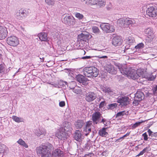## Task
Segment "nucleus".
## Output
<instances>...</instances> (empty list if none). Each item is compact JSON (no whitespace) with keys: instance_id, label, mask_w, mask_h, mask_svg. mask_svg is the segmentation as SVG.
<instances>
[{"instance_id":"nucleus-1","label":"nucleus","mask_w":157,"mask_h":157,"mask_svg":"<svg viewBox=\"0 0 157 157\" xmlns=\"http://www.w3.org/2000/svg\"><path fill=\"white\" fill-rule=\"evenodd\" d=\"M53 149L52 144L47 143L37 147L36 151L37 154L41 157H51V151Z\"/></svg>"},{"instance_id":"nucleus-2","label":"nucleus","mask_w":157,"mask_h":157,"mask_svg":"<svg viewBox=\"0 0 157 157\" xmlns=\"http://www.w3.org/2000/svg\"><path fill=\"white\" fill-rule=\"evenodd\" d=\"M118 67L119 70L123 74L133 79H137V75L135 69L131 67L127 68L126 65H120Z\"/></svg>"},{"instance_id":"nucleus-3","label":"nucleus","mask_w":157,"mask_h":157,"mask_svg":"<svg viewBox=\"0 0 157 157\" xmlns=\"http://www.w3.org/2000/svg\"><path fill=\"white\" fill-rule=\"evenodd\" d=\"M84 75L88 77H96L98 75L99 71L94 67H85L83 70Z\"/></svg>"},{"instance_id":"nucleus-4","label":"nucleus","mask_w":157,"mask_h":157,"mask_svg":"<svg viewBox=\"0 0 157 157\" xmlns=\"http://www.w3.org/2000/svg\"><path fill=\"white\" fill-rule=\"evenodd\" d=\"M146 15L153 18L157 17V8L154 6L148 7L146 10Z\"/></svg>"},{"instance_id":"nucleus-5","label":"nucleus","mask_w":157,"mask_h":157,"mask_svg":"<svg viewBox=\"0 0 157 157\" xmlns=\"http://www.w3.org/2000/svg\"><path fill=\"white\" fill-rule=\"evenodd\" d=\"M130 99L126 96L119 97L117 99V102L119 103V105L125 106L130 104Z\"/></svg>"},{"instance_id":"nucleus-6","label":"nucleus","mask_w":157,"mask_h":157,"mask_svg":"<svg viewBox=\"0 0 157 157\" xmlns=\"http://www.w3.org/2000/svg\"><path fill=\"white\" fill-rule=\"evenodd\" d=\"M7 43L11 46L16 47L19 44L18 39L15 36H11L7 39Z\"/></svg>"},{"instance_id":"nucleus-7","label":"nucleus","mask_w":157,"mask_h":157,"mask_svg":"<svg viewBox=\"0 0 157 157\" xmlns=\"http://www.w3.org/2000/svg\"><path fill=\"white\" fill-rule=\"evenodd\" d=\"M100 26L102 30L106 33H112L115 30L113 27L108 23L103 24Z\"/></svg>"},{"instance_id":"nucleus-8","label":"nucleus","mask_w":157,"mask_h":157,"mask_svg":"<svg viewBox=\"0 0 157 157\" xmlns=\"http://www.w3.org/2000/svg\"><path fill=\"white\" fill-rule=\"evenodd\" d=\"M105 0H87L86 4L89 5H98L99 6H102L105 5Z\"/></svg>"},{"instance_id":"nucleus-9","label":"nucleus","mask_w":157,"mask_h":157,"mask_svg":"<svg viewBox=\"0 0 157 157\" xmlns=\"http://www.w3.org/2000/svg\"><path fill=\"white\" fill-rule=\"evenodd\" d=\"M8 31L7 28L2 26H0V40L5 39L7 36Z\"/></svg>"},{"instance_id":"nucleus-10","label":"nucleus","mask_w":157,"mask_h":157,"mask_svg":"<svg viewBox=\"0 0 157 157\" xmlns=\"http://www.w3.org/2000/svg\"><path fill=\"white\" fill-rule=\"evenodd\" d=\"M97 98L96 94L93 92H89L87 93L85 99L88 102H90L94 100Z\"/></svg>"},{"instance_id":"nucleus-11","label":"nucleus","mask_w":157,"mask_h":157,"mask_svg":"<svg viewBox=\"0 0 157 157\" xmlns=\"http://www.w3.org/2000/svg\"><path fill=\"white\" fill-rule=\"evenodd\" d=\"M56 136L60 140H65L67 139L66 133L63 128L61 131H59L56 132Z\"/></svg>"},{"instance_id":"nucleus-12","label":"nucleus","mask_w":157,"mask_h":157,"mask_svg":"<svg viewBox=\"0 0 157 157\" xmlns=\"http://www.w3.org/2000/svg\"><path fill=\"white\" fill-rule=\"evenodd\" d=\"M123 42V40L121 38L118 36L114 37L112 40L113 44L115 46L121 45Z\"/></svg>"},{"instance_id":"nucleus-13","label":"nucleus","mask_w":157,"mask_h":157,"mask_svg":"<svg viewBox=\"0 0 157 157\" xmlns=\"http://www.w3.org/2000/svg\"><path fill=\"white\" fill-rule=\"evenodd\" d=\"M92 36L89 33L87 34H84L83 33H81L78 35V41L82 40L86 41V40L91 38Z\"/></svg>"},{"instance_id":"nucleus-14","label":"nucleus","mask_w":157,"mask_h":157,"mask_svg":"<svg viewBox=\"0 0 157 157\" xmlns=\"http://www.w3.org/2000/svg\"><path fill=\"white\" fill-rule=\"evenodd\" d=\"M63 151L58 148L53 150L52 153V155L54 157H63Z\"/></svg>"},{"instance_id":"nucleus-15","label":"nucleus","mask_w":157,"mask_h":157,"mask_svg":"<svg viewBox=\"0 0 157 157\" xmlns=\"http://www.w3.org/2000/svg\"><path fill=\"white\" fill-rule=\"evenodd\" d=\"M136 74L137 75V78L138 77H141L142 78H148V75L147 73V72L144 70L139 69L136 71Z\"/></svg>"},{"instance_id":"nucleus-16","label":"nucleus","mask_w":157,"mask_h":157,"mask_svg":"<svg viewBox=\"0 0 157 157\" xmlns=\"http://www.w3.org/2000/svg\"><path fill=\"white\" fill-rule=\"evenodd\" d=\"M25 10L24 9H21L18 11H17L16 14V17L17 19L22 20L24 17Z\"/></svg>"},{"instance_id":"nucleus-17","label":"nucleus","mask_w":157,"mask_h":157,"mask_svg":"<svg viewBox=\"0 0 157 157\" xmlns=\"http://www.w3.org/2000/svg\"><path fill=\"white\" fill-rule=\"evenodd\" d=\"M101 115V113L99 112H96L94 113L92 115V120L93 122L97 124V121L100 118Z\"/></svg>"},{"instance_id":"nucleus-18","label":"nucleus","mask_w":157,"mask_h":157,"mask_svg":"<svg viewBox=\"0 0 157 157\" xmlns=\"http://www.w3.org/2000/svg\"><path fill=\"white\" fill-rule=\"evenodd\" d=\"M82 135L79 130H76L74 134V137L76 141L80 142L82 140Z\"/></svg>"},{"instance_id":"nucleus-19","label":"nucleus","mask_w":157,"mask_h":157,"mask_svg":"<svg viewBox=\"0 0 157 157\" xmlns=\"http://www.w3.org/2000/svg\"><path fill=\"white\" fill-rule=\"evenodd\" d=\"M124 21V23L123 24H121L120 25V26H122L124 27H125V24H126L128 25H132L136 23L134 19H133L126 18V19Z\"/></svg>"},{"instance_id":"nucleus-20","label":"nucleus","mask_w":157,"mask_h":157,"mask_svg":"<svg viewBox=\"0 0 157 157\" xmlns=\"http://www.w3.org/2000/svg\"><path fill=\"white\" fill-rule=\"evenodd\" d=\"M76 80L80 83H83L86 81V79L83 75H78L76 77Z\"/></svg>"},{"instance_id":"nucleus-21","label":"nucleus","mask_w":157,"mask_h":157,"mask_svg":"<svg viewBox=\"0 0 157 157\" xmlns=\"http://www.w3.org/2000/svg\"><path fill=\"white\" fill-rule=\"evenodd\" d=\"M144 93L140 90H138L135 95V98L139 100H141L144 97Z\"/></svg>"},{"instance_id":"nucleus-22","label":"nucleus","mask_w":157,"mask_h":157,"mask_svg":"<svg viewBox=\"0 0 157 157\" xmlns=\"http://www.w3.org/2000/svg\"><path fill=\"white\" fill-rule=\"evenodd\" d=\"M8 151V147L6 145L0 143V154L6 153Z\"/></svg>"},{"instance_id":"nucleus-23","label":"nucleus","mask_w":157,"mask_h":157,"mask_svg":"<svg viewBox=\"0 0 157 157\" xmlns=\"http://www.w3.org/2000/svg\"><path fill=\"white\" fill-rule=\"evenodd\" d=\"M38 36L41 41H46L48 39L47 34L44 32L39 33Z\"/></svg>"},{"instance_id":"nucleus-24","label":"nucleus","mask_w":157,"mask_h":157,"mask_svg":"<svg viewBox=\"0 0 157 157\" xmlns=\"http://www.w3.org/2000/svg\"><path fill=\"white\" fill-rule=\"evenodd\" d=\"M107 128H103L99 130V135L101 136L106 137L108 135V133L106 132V129Z\"/></svg>"},{"instance_id":"nucleus-25","label":"nucleus","mask_w":157,"mask_h":157,"mask_svg":"<svg viewBox=\"0 0 157 157\" xmlns=\"http://www.w3.org/2000/svg\"><path fill=\"white\" fill-rule=\"evenodd\" d=\"M155 39L156 37L154 34H153L151 35L147 36L146 40L147 42H151L155 40Z\"/></svg>"},{"instance_id":"nucleus-26","label":"nucleus","mask_w":157,"mask_h":157,"mask_svg":"<svg viewBox=\"0 0 157 157\" xmlns=\"http://www.w3.org/2000/svg\"><path fill=\"white\" fill-rule=\"evenodd\" d=\"M151 150V148L149 146L146 147L144 148L142 151H141L140 153L137 155L136 157H139L140 155H143L145 152H147Z\"/></svg>"},{"instance_id":"nucleus-27","label":"nucleus","mask_w":157,"mask_h":157,"mask_svg":"<svg viewBox=\"0 0 157 157\" xmlns=\"http://www.w3.org/2000/svg\"><path fill=\"white\" fill-rule=\"evenodd\" d=\"M105 69L109 73L112 74L114 71V67L113 66L111 65H107L105 67Z\"/></svg>"},{"instance_id":"nucleus-28","label":"nucleus","mask_w":157,"mask_h":157,"mask_svg":"<svg viewBox=\"0 0 157 157\" xmlns=\"http://www.w3.org/2000/svg\"><path fill=\"white\" fill-rule=\"evenodd\" d=\"M128 111H126L125 110L123 111H121L117 113V114L116 115V117H117L122 116L124 115H128Z\"/></svg>"},{"instance_id":"nucleus-29","label":"nucleus","mask_w":157,"mask_h":157,"mask_svg":"<svg viewBox=\"0 0 157 157\" xmlns=\"http://www.w3.org/2000/svg\"><path fill=\"white\" fill-rule=\"evenodd\" d=\"M145 33L147 35V36H148L154 34L155 33L154 32L152 29L151 28H148L145 30Z\"/></svg>"},{"instance_id":"nucleus-30","label":"nucleus","mask_w":157,"mask_h":157,"mask_svg":"<svg viewBox=\"0 0 157 157\" xmlns=\"http://www.w3.org/2000/svg\"><path fill=\"white\" fill-rule=\"evenodd\" d=\"M17 142L20 145L22 146L25 148H28V145L21 139H20L17 141Z\"/></svg>"},{"instance_id":"nucleus-31","label":"nucleus","mask_w":157,"mask_h":157,"mask_svg":"<svg viewBox=\"0 0 157 157\" xmlns=\"http://www.w3.org/2000/svg\"><path fill=\"white\" fill-rule=\"evenodd\" d=\"M12 119L16 122L19 123L23 121V118L21 117H19L15 116H13L12 117Z\"/></svg>"},{"instance_id":"nucleus-32","label":"nucleus","mask_w":157,"mask_h":157,"mask_svg":"<svg viewBox=\"0 0 157 157\" xmlns=\"http://www.w3.org/2000/svg\"><path fill=\"white\" fill-rule=\"evenodd\" d=\"M83 123L82 121L78 120L76 122L75 126L77 128H81L82 127Z\"/></svg>"},{"instance_id":"nucleus-33","label":"nucleus","mask_w":157,"mask_h":157,"mask_svg":"<svg viewBox=\"0 0 157 157\" xmlns=\"http://www.w3.org/2000/svg\"><path fill=\"white\" fill-rule=\"evenodd\" d=\"M71 21V17L70 16H66L63 19L64 22L67 24L69 25Z\"/></svg>"},{"instance_id":"nucleus-34","label":"nucleus","mask_w":157,"mask_h":157,"mask_svg":"<svg viewBox=\"0 0 157 157\" xmlns=\"http://www.w3.org/2000/svg\"><path fill=\"white\" fill-rule=\"evenodd\" d=\"M45 2L49 6H54L55 4V0H45Z\"/></svg>"},{"instance_id":"nucleus-35","label":"nucleus","mask_w":157,"mask_h":157,"mask_svg":"<svg viewBox=\"0 0 157 157\" xmlns=\"http://www.w3.org/2000/svg\"><path fill=\"white\" fill-rule=\"evenodd\" d=\"M92 30L93 32L95 34H99L100 32V30L99 28L95 26L92 27Z\"/></svg>"},{"instance_id":"nucleus-36","label":"nucleus","mask_w":157,"mask_h":157,"mask_svg":"<svg viewBox=\"0 0 157 157\" xmlns=\"http://www.w3.org/2000/svg\"><path fill=\"white\" fill-rule=\"evenodd\" d=\"M6 66L4 64H0V74L4 73L6 70Z\"/></svg>"},{"instance_id":"nucleus-37","label":"nucleus","mask_w":157,"mask_h":157,"mask_svg":"<svg viewBox=\"0 0 157 157\" xmlns=\"http://www.w3.org/2000/svg\"><path fill=\"white\" fill-rule=\"evenodd\" d=\"M91 128L88 127L86 126L84 130V131L86 132V133L85 134V135L86 136H87L91 132Z\"/></svg>"},{"instance_id":"nucleus-38","label":"nucleus","mask_w":157,"mask_h":157,"mask_svg":"<svg viewBox=\"0 0 157 157\" xmlns=\"http://www.w3.org/2000/svg\"><path fill=\"white\" fill-rule=\"evenodd\" d=\"M91 128L88 127L86 126L84 130V131L86 132V133L85 134V135L86 136H87L91 132Z\"/></svg>"},{"instance_id":"nucleus-39","label":"nucleus","mask_w":157,"mask_h":157,"mask_svg":"<svg viewBox=\"0 0 157 157\" xmlns=\"http://www.w3.org/2000/svg\"><path fill=\"white\" fill-rule=\"evenodd\" d=\"M144 121H141L140 122H136L135 124H133L132 126V129H134L139 126L141 123L144 122Z\"/></svg>"},{"instance_id":"nucleus-40","label":"nucleus","mask_w":157,"mask_h":157,"mask_svg":"<svg viewBox=\"0 0 157 157\" xmlns=\"http://www.w3.org/2000/svg\"><path fill=\"white\" fill-rule=\"evenodd\" d=\"M75 17L79 20L82 19L84 17L83 15L79 13H75Z\"/></svg>"},{"instance_id":"nucleus-41","label":"nucleus","mask_w":157,"mask_h":157,"mask_svg":"<svg viewBox=\"0 0 157 157\" xmlns=\"http://www.w3.org/2000/svg\"><path fill=\"white\" fill-rule=\"evenodd\" d=\"M117 104L116 103L110 104L108 105V109H112L117 106Z\"/></svg>"},{"instance_id":"nucleus-42","label":"nucleus","mask_w":157,"mask_h":157,"mask_svg":"<svg viewBox=\"0 0 157 157\" xmlns=\"http://www.w3.org/2000/svg\"><path fill=\"white\" fill-rule=\"evenodd\" d=\"M126 39L129 43H133L135 41L134 38L131 36L128 37Z\"/></svg>"},{"instance_id":"nucleus-43","label":"nucleus","mask_w":157,"mask_h":157,"mask_svg":"<svg viewBox=\"0 0 157 157\" xmlns=\"http://www.w3.org/2000/svg\"><path fill=\"white\" fill-rule=\"evenodd\" d=\"M144 47V44L143 43H139L135 47V48L136 49H140L141 48H142Z\"/></svg>"},{"instance_id":"nucleus-44","label":"nucleus","mask_w":157,"mask_h":157,"mask_svg":"<svg viewBox=\"0 0 157 157\" xmlns=\"http://www.w3.org/2000/svg\"><path fill=\"white\" fill-rule=\"evenodd\" d=\"M106 105V103L105 101H101L99 104V108L100 109L101 108H103L104 106L105 105Z\"/></svg>"},{"instance_id":"nucleus-45","label":"nucleus","mask_w":157,"mask_h":157,"mask_svg":"<svg viewBox=\"0 0 157 157\" xmlns=\"http://www.w3.org/2000/svg\"><path fill=\"white\" fill-rule=\"evenodd\" d=\"M92 123V122L91 121H87L86 123V126L91 128L93 126Z\"/></svg>"},{"instance_id":"nucleus-46","label":"nucleus","mask_w":157,"mask_h":157,"mask_svg":"<svg viewBox=\"0 0 157 157\" xmlns=\"http://www.w3.org/2000/svg\"><path fill=\"white\" fill-rule=\"evenodd\" d=\"M140 101L141 100H139L137 99H136L135 98V99L133 102V104L134 105H137Z\"/></svg>"},{"instance_id":"nucleus-47","label":"nucleus","mask_w":157,"mask_h":157,"mask_svg":"<svg viewBox=\"0 0 157 157\" xmlns=\"http://www.w3.org/2000/svg\"><path fill=\"white\" fill-rule=\"evenodd\" d=\"M142 136L144 137V139L145 141H147L148 140V136L146 132L142 134Z\"/></svg>"},{"instance_id":"nucleus-48","label":"nucleus","mask_w":157,"mask_h":157,"mask_svg":"<svg viewBox=\"0 0 157 157\" xmlns=\"http://www.w3.org/2000/svg\"><path fill=\"white\" fill-rule=\"evenodd\" d=\"M105 93L110 94L113 92L112 90L110 88H107L105 89Z\"/></svg>"},{"instance_id":"nucleus-49","label":"nucleus","mask_w":157,"mask_h":157,"mask_svg":"<svg viewBox=\"0 0 157 157\" xmlns=\"http://www.w3.org/2000/svg\"><path fill=\"white\" fill-rule=\"evenodd\" d=\"M155 76H149L148 75V78H148V80H152L154 79L155 78Z\"/></svg>"},{"instance_id":"nucleus-50","label":"nucleus","mask_w":157,"mask_h":157,"mask_svg":"<svg viewBox=\"0 0 157 157\" xmlns=\"http://www.w3.org/2000/svg\"><path fill=\"white\" fill-rule=\"evenodd\" d=\"M153 92L154 94L155 95L157 93V85H156L153 88Z\"/></svg>"},{"instance_id":"nucleus-51","label":"nucleus","mask_w":157,"mask_h":157,"mask_svg":"<svg viewBox=\"0 0 157 157\" xmlns=\"http://www.w3.org/2000/svg\"><path fill=\"white\" fill-rule=\"evenodd\" d=\"M65 103L64 101H61L59 103V105L60 106L63 107L65 106Z\"/></svg>"},{"instance_id":"nucleus-52","label":"nucleus","mask_w":157,"mask_h":157,"mask_svg":"<svg viewBox=\"0 0 157 157\" xmlns=\"http://www.w3.org/2000/svg\"><path fill=\"white\" fill-rule=\"evenodd\" d=\"M98 58L99 59H104L107 58H108L107 56H98Z\"/></svg>"},{"instance_id":"nucleus-53","label":"nucleus","mask_w":157,"mask_h":157,"mask_svg":"<svg viewBox=\"0 0 157 157\" xmlns=\"http://www.w3.org/2000/svg\"><path fill=\"white\" fill-rule=\"evenodd\" d=\"M147 132L148 133V135L149 136L151 135L152 133V132L151 131V130L150 129H148L147 130Z\"/></svg>"},{"instance_id":"nucleus-54","label":"nucleus","mask_w":157,"mask_h":157,"mask_svg":"<svg viewBox=\"0 0 157 157\" xmlns=\"http://www.w3.org/2000/svg\"><path fill=\"white\" fill-rule=\"evenodd\" d=\"M131 132H128L127 133L124 135V137H126L127 136H128L130 134Z\"/></svg>"},{"instance_id":"nucleus-55","label":"nucleus","mask_w":157,"mask_h":157,"mask_svg":"<svg viewBox=\"0 0 157 157\" xmlns=\"http://www.w3.org/2000/svg\"><path fill=\"white\" fill-rule=\"evenodd\" d=\"M91 57L90 56H85L82 57V59H90Z\"/></svg>"},{"instance_id":"nucleus-56","label":"nucleus","mask_w":157,"mask_h":157,"mask_svg":"<svg viewBox=\"0 0 157 157\" xmlns=\"http://www.w3.org/2000/svg\"><path fill=\"white\" fill-rule=\"evenodd\" d=\"M123 21L122 19H119L118 21V22L120 24H121V22L123 23Z\"/></svg>"},{"instance_id":"nucleus-57","label":"nucleus","mask_w":157,"mask_h":157,"mask_svg":"<svg viewBox=\"0 0 157 157\" xmlns=\"http://www.w3.org/2000/svg\"><path fill=\"white\" fill-rule=\"evenodd\" d=\"M106 121V120H105V119L103 118L102 119L101 122H102V123H103V124H104V123H105V122Z\"/></svg>"},{"instance_id":"nucleus-58","label":"nucleus","mask_w":157,"mask_h":157,"mask_svg":"<svg viewBox=\"0 0 157 157\" xmlns=\"http://www.w3.org/2000/svg\"><path fill=\"white\" fill-rule=\"evenodd\" d=\"M77 91V90L76 89H74V92H75V93H76V94H78L79 92H78V91Z\"/></svg>"},{"instance_id":"nucleus-59","label":"nucleus","mask_w":157,"mask_h":157,"mask_svg":"<svg viewBox=\"0 0 157 157\" xmlns=\"http://www.w3.org/2000/svg\"><path fill=\"white\" fill-rule=\"evenodd\" d=\"M153 136H157V132L154 133L153 134Z\"/></svg>"},{"instance_id":"nucleus-60","label":"nucleus","mask_w":157,"mask_h":157,"mask_svg":"<svg viewBox=\"0 0 157 157\" xmlns=\"http://www.w3.org/2000/svg\"><path fill=\"white\" fill-rule=\"evenodd\" d=\"M87 0H81V1L82 2H85L86 4V1H87Z\"/></svg>"},{"instance_id":"nucleus-61","label":"nucleus","mask_w":157,"mask_h":157,"mask_svg":"<svg viewBox=\"0 0 157 157\" xmlns=\"http://www.w3.org/2000/svg\"><path fill=\"white\" fill-rule=\"evenodd\" d=\"M124 136H122V137H120V139H124Z\"/></svg>"},{"instance_id":"nucleus-62","label":"nucleus","mask_w":157,"mask_h":157,"mask_svg":"<svg viewBox=\"0 0 157 157\" xmlns=\"http://www.w3.org/2000/svg\"><path fill=\"white\" fill-rule=\"evenodd\" d=\"M120 140V138H119V139H118L117 140H116L115 142H117V141L120 142L119 140Z\"/></svg>"},{"instance_id":"nucleus-63","label":"nucleus","mask_w":157,"mask_h":157,"mask_svg":"<svg viewBox=\"0 0 157 157\" xmlns=\"http://www.w3.org/2000/svg\"><path fill=\"white\" fill-rule=\"evenodd\" d=\"M104 125L105 126H107V123H104Z\"/></svg>"},{"instance_id":"nucleus-64","label":"nucleus","mask_w":157,"mask_h":157,"mask_svg":"<svg viewBox=\"0 0 157 157\" xmlns=\"http://www.w3.org/2000/svg\"><path fill=\"white\" fill-rule=\"evenodd\" d=\"M42 59H43L42 61L43 62L44 60V58H42Z\"/></svg>"}]
</instances>
